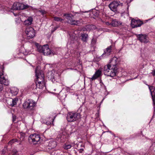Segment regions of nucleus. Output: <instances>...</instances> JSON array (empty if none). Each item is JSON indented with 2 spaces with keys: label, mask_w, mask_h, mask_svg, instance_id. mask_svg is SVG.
Segmentation results:
<instances>
[{
  "label": "nucleus",
  "mask_w": 155,
  "mask_h": 155,
  "mask_svg": "<svg viewBox=\"0 0 155 155\" xmlns=\"http://www.w3.org/2000/svg\"><path fill=\"white\" fill-rule=\"evenodd\" d=\"M117 58L114 57L109 64L104 66V73L105 75L111 77H114L116 75L118 69L117 66Z\"/></svg>",
  "instance_id": "obj_1"
},
{
  "label": "nucleus",
  "mask_w": 155,
  "mask_h": 155,
  "mask_svg": "<svg viewBox=\"0 0 155 155\" xmlns=\"http://www.w3.org/2000/svg\"><path fill=\"white\" fill-rule=\"evenodd\" d=\"M35 45L37 47L38 51L42 53L44 55H54V54L49 48L48 45H45L41 46L36 43H35Z\"/></svg>",
  "instance_id": "obj_2"
},
{
  "label": "nucleus",
  "mask_w": 155,
  "mask_h": 155,
  "mask_svg": "<svg viewBox=\"0 0 155 155\" xmlns=\"http://www.w3.org/2000/svg\"><path fill=\"white\" fill-rule=\"evenodd\" d=\"M80 117L79 114L73 112H69L67 115V119L69 122L76 121L79 119Z\"/></svg>",
  "instance_id": "obj_3"
},
{
  "label": "nucleus",
  "mask_w": 155,
  "mask_h": 155,
  "mask_svg": "<svg viewBox=\"0 0 155 155\" xmlns=\"http://www.w3.org/2000/svg\"><path fill=\"white\" fill-rule=\"evenodd\" d=\"M41 139L40 135L35 134L30 135L28 139L29 143L33 144H36L39 143Z\"/></svg>",
  "instance_id": "obj_4"
},
{
  "label": "nucleus",
  "mask_w": 155,
  "mask_h": 155,
  "mask_svg": "<svg viewBox=\"0 0 155 155\" xmlns=\"http://www.w3.org/2000/svg\"><path fill=\"white\" fill-rule=\"evenodd\" d=\"M8 84L9 81L7 79V77L4 75L3 71L0 72V92L3 89V84L8 85Z\"/></svg>",
  "instance_id": "obj_5"
},
{
  "label": "nucleus",
  "mask_w": 155,
  "mask_h": 155,
  "mask_svg": "<svg viewBox=\"0 0 155 155\" xmlns=\"http://www.w3.org/2000/svg\"><path fill=\"white\" fill-rule=\"evenodd\" d=\"M36 103L33 100L28 99L26 100L23 104V107L25 109H32L35 107Z\"/></svg>",
  "instance_id": "obj_6"
},
{
  "label": "nucleus",
  "mask_w": 155,
  "mask_h": 155,
  "mask_svg": "<svg viewBox=\"0 0 155 155\" xmlns=\"http://www.w3.org/2000/svg\"><path fill=\"white\" fill-rule=\"evenodd\" d=\"M38 67H37L35 71V75L37 77V80L36 82H37V83L45 82L44 75L43 72L38 70Z\"/></svg>",
  "instance_id": "obj_7"
},
{
  "label": "nucleus",
  "mask_w": 155,
  "mask_h": 155,
  "mask_svg": "<svg viewBox=\"0 0 155 155\" xmlns=\"http://www.w3.org/2000/svg\"><path fill=\"white\" fill-rule=\"evenodd\" d=\"M64 16L65 17V18L67 20V22L72 25H78L80 24L79 21H75L73 20V18L74 16L71 14H64Z\"/></svg>",
  "instance_id": "obj_8"
},
{
  "label": "nucleus",
  "mask_w": 155,
  "mask_h": 155,
  "mask_svg": "<svg viewBox=\"0 0 155 155\" xmlns=\"http://www.w3.org/2000/svg\"><path fill=\"white\" fill-rule=\"evenodd\" d=\"M29 6L19 2H15L12 7L13 10H22L28 8Z\"/></svg>",
  "instance_id": "obj_9"
},
{
  "label": "nucleus",
  "mask_w": 155,
  "mask_h": 155,
  "mask_svg": "<svg viewBox=\"0 0 155 155\" xmlns=\"http://www.w3.org/2000/svg\"><path fill=\"white\" fill-rule=\"evenodd\" d=\"M123 5V3L119 1H114L109 4V7L111 10L116 12L117 11V7L119 6H122Z\"/></svg>",
  "instance_id": "obj_10"
},
{
  "label": "nucleus",
  "mask_w": 155,
  "mask_h": 155,
  "mask_svg": "<svg viewBox=\"0 0 155 155\" xmlns=\"http://www.w3.org/2000/svg\"><path fill=\"white\" fill-rule=\"evenodd\" d=\"M68 137V135L66 133L65 131H63L58 134L56 138V140L59 142H64Z\"/></svg>",
  "instance_id": "obj_11"
},
{
  "label": "nucleus",
  "mask_w": 155,
  "mask_h": 155,
  "mask_svg": "<svg viewBox=\"0 0 155 155\" xmlns=\"http://www.w3.org/2000/svg\"><path fill=\"white\" fill-rule=\"evenodd\" d=\"M25 33L27 36L29 38H32L35 36V30L31 27L27 28L25 30Z\"/></svg>",
  "instance_id": "obj_12"
},
{
  "label": "nucleus",
  "mask_w": 155,
  "mask_h": 155,
  "mask_svg": "<svg viewBox=\"0 0 155 155\" xmlns=\"http://www.w3.org/2000/svg\"><path fill=\"white\" fill-rule=\"evenodd\" d=\"M143 24V22L139 20H136L133 19L131 20V25L133 28L140 27Z\"/></svg>",
  "instance_id": "obj_13"
},
{
  "label": "nucleus",
  "mask_w": 155,
  "mask_h": 155,
  "mask_svg": "<svg viewBox=\"0 0 155 155\" xmlns=\"http://www.w3.org/2000/svg\"><path fill=\"white\" fill-rule=\"evenodd\" d=\"M138 40L141 42L147 43L148 40L147 35L145 34H139L137 35Z\"/></svg>",
  "instance_id": "obj_14"
},
{
  "label": "nucleus",
  "mask_w": 155,
  "mask_h": 155,
  "mask_svg": "<svg viewBox=\"0 0 155 155\" xmlns=\"http://www.w3.org/2000/svg\"><path fill=\"white\" fill-rule=\"evenodd\" d=\"M150 92L151 95L152 96V99L153 102V104L154 106L155 105V87L153 86H150L147 85Z\"/></svg>",
  "instance_id": "obj_15"
},
{
  "label": "nucleus",
  "mask_w": 155,
  "mask_h": 155,
  "mask_svg": "<svg viewBox=\"0 0 155 155\" xmlns=\"http://www.w3.org/2000/svg\"><path fill=\"white\" fill-rule=\"evenodd\" d=\"M112 46L110 45L104 50V52L101 55V57H105L110 55L111 52Z\"/></svg>",
  "instance_id": "obj_16"
},
{
  "label": "nucleus",
  "mask_w": 155,
  "mask_h": 155,
  "mask_svg": "<svg viewBox=\"0 0 155 155\" xmlns=\"http://www.w3.org/2000/svg\"><path fill=\"white\" fill-rule=\"evenodd\" d=\"M18 100V99L16 97L14 99L10 98L8 100L7 102L8 105L13 107L17 104Z\"/></svg>",
  "instance_id": "obj_17"
},
{
  "label": "nucleus",
  "mask_w": 155,
  "mask_h": 155,
  "mask_svg": "<svg viewBox=\"0 0 155 155\" xmlns=\"http://www.w3.org/2000/svg\"><path fill=\"white\" fill-rule=\"evenodd\" d=\"M101 75V71L99 69L97 71L91 78H89L91 81H93L99 77Z\"/></svg>",
  "instance_id": "obj_18"
},
{
  "label": "nucleus",
  "mask_w": 155,
  "mask_h": 155,
  "mask_svg": "<svg viewBox=\"0 0 155 155\" xmlns=\"http://www.w3.org/2000/svg\"><path fill=\"white\" fill-rule=\"evenodd\" d=\"M122 22L116 19H114L112 20L110 24L113 27H117L121 25Z\"/></svg>",
  "instance_id": "obj_19"
},
{
  "label": "nucleus",
  "mask_w": 155,
  "mask_h": 155,
  "mask_svg": "<svg viewBox=\"0 0 155 155\" xmlns=\"http://www.w3.org/2000/svg\"><path fill=\"white\" fill-rule=\"evenodd\" d=\"M70 36V38L69 40L68 41H70L71 44L74 43L76 41V39L77 37H76L74 34H73L71 35V34H69Z\"/></svg>",
  "instance_id": "obj_20"
},
{
  "label": "nucleus",
  "mask_w": 155,
  "mask_h": 155,
  "mask_svg": "<svg viewBox=\"0 0 155 155\" xmlns=\"http://www.w3.org/2000/svg\"><path fill=\"white\" fill-rule=\"evenodd\" d=\"M33 18L32 17H30L24 21V24L26 26L29 25L31 24Z\"/></svg>",
  "instance_id": "obj_21"
},
{
  "label": "nucleus",
  "mask_w": 155,
  "mask_h": 155,
  "mask_svg": "<svg viewBox=\"0 0 155 155\" xmlns=\"http://www.w3.org/2000/svg\"><path fill=\"white\" fill-rule=\"evenodd\" d=\"M10 91L12 95H15L18 93V90L17 87H13L10 89Z\"/></svg>",
  "instance_id": "obj_22"
},
{
  "label": "nucleus",
  "mask_w": 155,
  "mask_h": 155,
  "mask_svg": "<svg viewBox=\"0 0 155 155\" xmlns=\"http://www.w3.org/2000/svg\"><path fill=\"white\" fill-rule=\"evenodd\" d=\"M56 145V142L54 140H51L50 141L48 144V146L50 149H52L55 147Z\"/></svg>",
  "instance_id": "obj_23"
},
{
  "label": "nucleus",
  "mask_w": 155,
  "mask_h": 155,
  "mask_svg": "<svg viewBox=\"0 0 155 155\" xmlns=\"http://www.w3.org/2000/svg\"><path fill=\"white\" fill-rule=\"evenodd\" d=\"M35 84L36 87L40 89H42L45 87V82L37 83V82H36Z\"/></svg>",
  "instance_id": "obj_24"
},
{
  "label": "nucleus",
  "mask_w": 155,
  "mask_h": 155,
  "mask_svg": "<svg viewBox=\"0 0 155 155\" xmlns=\"http://www.w3.org/2000/svg\"><path fill=\"white\" fill-rule=\"evenodd\" d=\"M81 40L84 42L87 41L88 38V35L85 33L82 34L81 36Z\"/></svg>",
  "instance_id": "obj_25"
},
{
  "label": "nucleus",
  "mask_w": 155,
  "mask_h": 155,
  "mask_svg": "<svg viewBox=\"0 0 155 155\" xmlns=\"http://www.w3.org/2000/svg\"><path fill=\"white\" fill-rule=\"evenodd\" d=\"M54 117H50L48 119V120H47V121L46 122V124L48 125H50L53 124V122L54 120Z\"/></svg>",
  "instance_id": "obj_26"
},
{
  "label": "nucleus",
  "mask_w": 155,
  "mask_h": 155,
  "mask_svg": "<svg viewBox=\"0 0 155 155\" xmlns=\"http://www.w3.org/2000/svg\"><path fill=\"white\" fill-rule=\"evenodd\" d=\"M21 49L22 50V51L21 52V53H22L25 55L28 54V51L25 50L23 47H22Z\"/></svg>",
  "instance_id": "obj_27"
},
{
  "label": "nucleus",
  "mask_w": 155,
  "mask_h": 155,
  "mask_svg": "<svg viewBox=\"0 0 155 155\" xmlns=\"http://www.w3.org/2000/svg\"><path fill=\"white\" fill-rule=\"evenodd\" d=\"M38 12H39L43 16H45V15L47 13L44 10H39L38 11Z\"/></svg>",
  "instance_id": "obj_28"
},
{
  "label": "nucleus",
  "mask_w": 155,
  "mask_h": 155,
  "mask_svg": "<svg viewBox=\"0 0 155 155\" xmlns=\"http://www.w3.org/2000/svg\"><path fill=\"white\" fill-rule=\"evenodd\" d=\"M54 18V21H61L64 20L63 19L58 17H55Z\"/></svg>",
  "instance_id": "obj_29"
},
{
  "label": "nucleus",
  "mask_w": 155,
  "mask_h": 155,
  "mask_svg": "<svg viewBox=\"0 0 155 155\" xmlns=\"http://www.w3.org/2000/svg\"><path fill=\"white\" fill-rule=\"evenodd\" d=\"M15 142H18V140L16 139H14L11 140L8 143V144L12 145V143Z\"/></svg>",
  "instance_id": "obj_30"
},
{
  "label": "nucleus",
  "mask_w": 155,
  "mask_h": 155,
  "mask_svg": "<svg viewBox=\"0 0 155 155\" xmlns=\"http://www.w3.org/2000/svg\"><path fill=\"white\" fill-rule=\"evenodd\" d=\"M63 148L65 149H68L71 148V146L70 144H65L63 146Z\"/></svg>",
  "instance_id": "obj_31"
},
{
  "label": "nucleus",
  "mask_w": 155,
  "mask_h": 155,
  "mask_svg": "<svg viewBox=\"0 0 155 155\" xmlns=\"http://www.w3.org/2000/svg\"><path fill=\"white\" fill-rule=\"evenodd\" d=\"M21 136V140H23L25 138V134L24 133L21 132L19 134Z\"/></svg>",
  "instance_id": "obj_32"
},
{
  "label": "nucleus",
  "mask_w": 155,
  "mask_h": 155,
  "mask_svg": "<svg viewBox=\"0 0 155 155\" xmlns=\"http://www.w3.org/2000/svg\"><path fill=\"white\" fill-rule=\"evenodd\" d=\"M21 21V19L19 18V17H17V18H16L15 21L17 23H20Z\"/></svg>",
  "instance_id": "obj_33"
},
{
  "label": "nucleus",
  "mask_w": 155,
  "mask_h": 155,
  "mask_svg": "<svg viewBox=\"0 0 155 155\" xmlns=\"http://www.w3.org/2000/svg\"><path fill=\"white\" fill-rule=\"evenodd\" d=\"M96 42V40L95 39L93 38L92 40L91 43L92 44L94 45Z\"/></svg>",
  "instance_id": "obj_34"
},
{
  "label": "nucleus",
  "mask_w": 155,
  "mask_h": 155,
  "mask_svg": "<svg viewBox=\"0 0 155 155\" xmlns=\"http://www.w3.org/2000/svg\"><path fill=\"white\" fill-rule=\"evenodd\" d=\"M84 151L83 149H80L78 150V151L80 153H82Z\"/></svg>",
  "instance_id": "obj_35"
},
{
  "label": "nucleus",
  "mask_w": 155,
  "mask_h": 155,
  "mask_svg": "<svg viewBox=\"0 0 155 155\" xmlns=\"http://www.w3.org/2000/svg\"><path fill=\"white\" fill-rule=\"evenodd\" d=\"M151 73L153 76H155V69L152 71Z\"/></svg>",
  "instance_id": "obj_36"
},
{
  "label": "nucleus",
  "mask_w": 155,
  "mask_h": 155,
  "mask_svg": "<svg viewBox=\"0 0 155 155\" xmlns=\"http://www.w3.org/2000/svg\"><path fill=\"white\" fill-rule=\"evenodd\" d=\"M5 150H6V149H4L3 150V151H2V153L3 154H5Z\"/></svg>",
  "instance_id": "obj_37"
},
{
  "label": "nucleus",
  "mask_w": 155,
  "mask_h": 155,
  "mask_svg": "<svg viewBox=\"0 0 155 155\" xmlns=\"http://www.w3.org/2000/svg\"><path fill=\"white\" fill-rule=\"evenodd\" d=\"M77 64H78V65H79V64H80V59H79V60L78 61V63H77Z\"/></svg>",
  "instance_id": "obj_38"
},
{
  "label": "nucleus",
  "mask_w": 155,
  "mask_h": 155,
  "mask_svg": "<svg viewBox=\"0 0 155 155\" xmlns=\"http://www.w3.org/2000/svg\"><path fill=\"white\" fill-rule=\"evenodd\" d=\"M77 55L78 58H79L80 57V53H78Z\"/></svg>",
  "instance_id": "obj_39"
},
{
  "label": "nucleus",
  "mask_w": 155,
  "mask_h": 155,
  "mask_svg": "<svg viewBox=\"0 0 155 155\" xmlns=\"http://www.w3.org/2000/svg\"><path fill=\"white\" fill-rule=\"evenodd\" d=\"M57 28H58V27H54V30L52 31L54 32V31H55Z\"/></svg>",
  "instance_id": "obj_40"
},
{
  "label": "nucleus",
  "mask_w": 155,
  "mask_h": 155,
  "mask_svg": "<svg viewBox=\"0 0 155 155\" xmlns=\"http://www.w3.org/2000/svg\"><path fill=\"white\" fill-rule=\"evenodd\" d=\"M106 24L107 25H111L108 22H106Z\"/></svg>",
  "instance_id": "obj_41"
},
{
  "label": "nucleus",
  "mask_w": 155,
  "mask_h": 155,
  "mask_svg": "<svg viewBox=\"0 0 155 155\" xmlns=\"http://www.w3.org/2000/svg\"><path fill=\"white\" fill-rule=\"evenodd\" d=\"M89 27L90 28L93 27V28H94V26L93 25H91L89 26Z\"/></svg>",
  "instance_id": "obj_42"
},
{
  "label": "nucleus",
  "mask_w": 155,
  "mask_h": 155,
  "mask_svg": "<svg viewBox=\"0 0 155 155\" xmlns=\"http://www.w3.org/2000/svg\"><path fill=\"white\" fill-rule=\"evenodd\" d=\"M12 155H17V153H14Z\"/></svg>",
  "instance_id": "obj_43"
},
{
  "label": "nucleus",
  "mask_w": 155,
  "mask_h": 155,
  "mask_svg": "<svg viewBox=\"0 0 155 155\" xmlns=\"http://www.w3.org/2000/svg\"><path fill=\"white\" fill-rule=\"evenodd\" d=\"M76 14H78V15H80V14H78V13H76Z\"/></svg>",
  "instance_id": "obj_44"
},
{
  "label": "nucleus",
  "mask_w": 155,
  "mask_h": 155,
  "mask_svg": "<svg viewBox=\"0 0 155 155\" xmlns=\"http://www.w3.org/2000/svg\"><path fill=\"white\" fill-rule=\"evenodd\" d=\"M70 69H71V70H73V68H70Z\"/></svg>",
  "instance_id": "obj_45"
},
{
  "label": "nucleus",
  "mask_w": 155,
  "mask_h": 155,
  "mask_svg": "<svg viewBox=\"0 0 155 155\" xmlns=\"http://www.w3.org/2000/svg\"><path fill=\"white\" fill-rule=\"evenodd\" d=\"M98 13L97 14H96V16H97V15H98Z\"/></svg>",
  "instance_id": "obj_46"
},
{
  "label": "nucleus",
  "mask_w": 155,
  "mask_h": 155,
  "mask_svg": "<svg viewBox=\"0 0 155 155\" xmlns=\"http://www.w3.org/2000/svg\"><path fill=\"white\" fill-rule=\"evenodd\" d=\"M137 78V77H136L135 78H134V79H135V78Z\"/></svg>",
  "instance_id": "obj_47"
},
{
  "label": "nucleus",
  "mask_w": 155,
  "mask_h": 155,
  "mask_svg": "<svg viewBox=\"0 0 155 155\" xmlns=\"http://www.w3.org/2000/svg\"><path fill=\"white\" fill-rule=\"evenodd\" d=\"M14 15L15 16L16 15H15V14H14Z\"/></svg>",
  "instance_id": "obj_48"
}]
</instances>
